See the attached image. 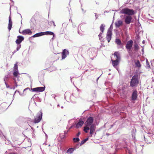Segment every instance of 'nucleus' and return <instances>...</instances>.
I'll return each instance as SVG.
<instances>
[{
	"mask_svg": "<svg viewBox=\"0 0 154 154\" xmlns=\"http://www.w3.org/2000/svg\"><path fill=\"white\" fill-rule=\"evenodd\" d=\"M106 135H108V134H106Z\"/></svg>",
	"mask_w": 154,
	"mask_h": 154,
	"instance_id": "obj_48",
	"label": "nucleus"
},
{
	"mask_svg": "<svg viewBox=\"0 0 154 154\" xmlns=\"http://www.w3.org/2000/svg\"><path fill=\"white\" fill-rule=\"evenodd\" d=\"M121 97L123 99H125L126 98V93H120Z\"/></svg>",
	"mask_w": 154,
	"mask_h": 154,
	"instance_id": "obj_27",
	"label": "nucleus"
},
{
	"mask_svg": "<svg viewBox=\"0 0 154 154\" xmlns=\"http://www.w3.org/2000/svg\"><path fill=\"white\" fill-rule=\"evenodd\" d=\"M84 122L83 121H79L76 125V128H79L81 127L84 124Z\"/></svg>",
	"mask_w": 154,
	"mask_h": 154,
	"instance_id": "obj_18",
	"label": "nucleus"
},
{
	"mask_svg": "<svg viewBox=\"0 0 154 154\" xmlns=\"http://www.w3.org/2000/svg\"><path fill=\"white\" fill-rule=\"evenodd\" d=\"M84 131L86 133L88 132V131L90 129V128L89 126H87V125H85V127H84Z\"/></svg>",
	"mask_w": 154,
	"mask_h": 154,
	"instance_id": "obj_23",
	"label": "nucleus"
},
{
	"mask_svg": "<svg viewBox=\"0 0 154 154\" xmlns=\"http://www.w3.org/2000/svg\"><path fill=\"white\" fill-rule=\"evenodd\" d=\"M13 75L14 77H17L19 75L20 73L18 72L17 62H16V63L14 64L13 68Z\"/></svg>",
	"mask_w": 154,
	"mask_h": 154,
	"instance_id": "obj_5",
	"label": "nucleus"
},
{
	"mask_svg": "<svg viewBox=\"0 0 154 154\" xmlns=\"http://www.w3.org/2000/svg\"><path fill=\"white\" fill-rule=\"evenodd\" d=\"M28 89H29V88H26L24 90H23V92H24L26 90H28Z\"/></svg>",
	"mask_w": 154,
	"mask_h": 154,
	"instance_id": "obj_37",
	"label": "nucleus"
},
{
	"mask_svg": "<svg viewBox=\"0 0 154 154\" xmlns=\"http://www.w3.org/2000/svg\"><path fill=\"white\" fill-rule=\"evenodd\" d=\"M8 21H9V23H8V29L9 31H10V16H9V17H8Z\"/></svg>",
	"mask_w": 154,
	"mask_h": 154,
	"instance_id": "obj_31",
	"label": "nucleus"
},
{
	"mask_svg": "<svg viewBox=\"0 0 154 154\" xmlns=\"http://www.w3.org/2000/svg\"><path fill=\"white\" fill-rule=\"evenodd\" d=\"M94 119L92 117H90L88 118L85 123V125H87V126H90L94 125L93 124V122Z\"/></svg>",
	"mask_w": 154,
	"mask_h": 154,
	"instance_id": "obj_7",
	"label": "nucleus"
},
{
	"mask_svg": "<svg viewBox=\"0 0 154 154\" xmlns=\"http://www.w3.org/2000/svg\"><path fill=\"white\" fill-rule=\"evenodd\" d=\"M71 80L72 81V78L71 79Z\"/></svg>",
	"mask_w": 154,
	"mask_h": 154,
	"instance_id": "obj_51",
	"label": "nucleus"
},
{
	"mask_svg": "<svg viewBox=\"0 0 154 154\" xmlns=\"http://www.w3.org/2000/svg\"><path fill=\"white\" fill-rule=\"evenodd\" d=\"M49 24L50 25H52V24H53V23H49Z\"/></svg>",
	"mask_w": 154,
	"mask_h": 154,
	"instance_id": "obj_43",
	"label": "nucleus"
},
{
	"mask_svg": "<svg viewBox=\"0 0 154 154\" xmlns=\"http://www.w3.org/2000/svg\"><path fill=\"white\" fill-rule=\"evenodd\" d=\"M45 134L47 136V134Z\"/></svg>",
	"mask_w": 154,
	"mask_h": 154,
	"instance_id": "obj_50",
	"label": "nucleus"
},
{
	"mask_svg": "<svg viewBox=\"0 0 154 154\" xmlns=\"http://www.w3.org/2000/svg\"><path fill=\"white\" fill-rule=\"evenodd\" d=\"M12 26V21L10 20V30L11 29Z\"/></svg>",
	"mask_w": 154,
	"mask_h": 154,
	"instance_id": "obj_35",
	"label": "nucleus"
},
{
	"mask_svg": "<svg viewBox=\"0 0 154 154\" xmlns=\"http://www.w3.org/2000/svg\"><path fill=\"white\" fill-rule=\"evenodd\" d=\"M82 11H83V13H85V11H84V10H83V9H82Z\"/></svg>",
	"mask_w": 154,
	"mask_h": 154,
	"instance_id": "obj_41",
	"label": "nucleus"
},
{
	"mask_svg": "<svg viewBox=\"0 0 154 154\" xmlns=\"http://www.w3.org/2000/svg\"><path fill=\"white\" fill-rule=\"evenodd\" d=\"M42 113L41 111H40L38 112L36 118L35 119V123H38L40 122L42 118Z\"/></svg>",
	"mask_w": 154,
	"mask_h": 154,
	"instance_id": "obj_6",
	"label": "nucleus"
},
{
	"mask_svg": "<svg viewBox=\"0 0 154 154\" xmlns=\"http://www.w3.org/2000/svg\"><path fill=\"white\" fill-rule=\"evenodd\" d=\"M111 36H112V32L111 31H110L109 29L108 30L106 36V39L107 40L108 42H109L110 41V40L111 39Z\"/></svg>",
	"mask_w": 154,
	"mask_h": 154,
	"instance_id": "obj_12",
	"label": "nucleus"
},
{
	"mask_svg": "<svg viewBox=\"0 0 154 154\" xmlns=\"http://www.w3.org/2000/svg\"><path fill=\"white\" fill-rule=\"evenodd\" d=\"M24 39V37L22 36H18L17 37V39L16 41V43L17 44V51H18L21 48L20 43Z\"/></svg>",
	"mask_w": 154,
	"mask_h": 154,
	"instance_id": "obj_4",
	"label": "nucleus"
},
{
	"mask_svg": "<svg viewBox=\"0 0 154 154\" xmlns=\"http://www.w3.org/2000/svg\"><path fill=\"white\" fill-rule=\"evenodd\" d=\"M115 24L116 27H119L122 25L123 22L122 20H119L116 22Z\"/></svg>",
	"mask_w": 154,
	"mask_h": 154,
	"instance_id": "obj_17",
	"label": "nucleus"
},
{
	"mask_svg": "<svg viewBox=\"0 0 154 154\" xmlns=\"http://www.w3.org/2000/svg\"><path fill=\"white\" fill-rule=\"evenodd\" d=\"M43 32H39L34 35L32 37H36L44 35Z\"/></svg>",
	"mask_w": 154,
	"mask_h": 154,
	"instance_id": "obj_20",
	"label": "nucleus"
},
{
	"mask_svg": "<svg viewBox=\"0 0 154 154\" xmlns=\"http://www.w3.org/2000/svg\"><path fill=\"white\" fill-rule=\"evenodd\" d=\"M142 42H143V43H144V42H145V41H144V40Z\"/></svg>",
	"mask_w": 154,
	"mask_h": 154,
	"instance_id": "obj_45",
	"label": "nucleus"
},
{
	"mask_svg": "<svg viewBox=\"0 0 154 154\" xmlns=\"http://www.w3.org/2000/svg\"><path fill=\"white\" fill-rule=\"evenodd\" d=\"M48 146H50V145H49Z\"/></svg>",
	"mask_w": 154,
	"mask_h": 154,
	"instance_id": "obj_54",
	"label": "nucleus"
},
{
	"mask_svg": "<svg viewBox=\"0 0 154 154\" xmlns=\"http://www.w3.org/2000/svg\"><path fill=\"white\" fill-rule=\"evenodd\" d=\"M110 27H112V26H110Z\"/></svg>",
	"mask_w": 154,
	"mask_h": 154,
	"instance_id": "obj_52",
	"label": "nucleus"
},
{
	"mask_svg": "<svg viewBox=\"0 0 154 154\" xmlns=\"http://www.w3.org/2000/svg\"><path fill=\"white\" fill-rule=\"evenodd\" d=\"M95 17H96V19H97V15H96V14L95 13Z\"/></svg>",
	"mask_w": 154,
	"mask_h": 154,
	"instance_id": "obj_40",
	"label": "nucleus"
},
{
	"mask_svg": "<svg viewBox=\"0 0 154 154\" xmlns=\"http://www.w3.org/2000/svg\"><path fill=\"white\" fill-rule=\"evenodd\" d=\"M73 140L74 142H76L79 141L80 140L79 138H73Z\"/></svg>",
	"mask_w": 154,
	"mask_h": 154,
	"instance_id": "obj_29",
	"label": "nucleus"
},
{
	"mask_svg": "<svg viewBox=\"0 0 154 154\" xmlns=\"http://www.w3.org/2000/svg\"><path fill=\"white\" fill-rule=\"evenodd\" d=\"M10 79V75L8 73L7 75H5L4 79V81L5 82V84L7 88H9V86L8 85V83L9 82V80Z\"/></svg>",
	"mask_w": 154,
	"mask_h": 154,
	"instance_id": "obj_9",
	"label": "nucleus"
},
{
	"mask_svg": "<svg viewBox=\"0 0 154 154\" xmlns=\"http://www.w3.org/2000/svg\"><path fill=\"white\" fill-rule=\"evenodd\" d=\"M88 138H86L83 140L82 141H81V142L80 143V146H82L84 143L85 142H86L87 141H88Z\"/></svg>",
	"mask_w": 154,
	"mask_h": 154,
	"instance_id": "obj_26",
	"label": "nucleus"
},
{
	"mask_svg": "<svg viewBox=\"0 0 154 154\" xmlns=\"http://www.w3.org/2000/svg\"><path fill=\"white\" fill-rule=\"evenodd\" d=\"M135 64L136 66L137 67H140L141 66L140 62L139 61H137V62L135 63Z\"/></svg>",
	"mask_w": 154,
	"mask_h": 154,
	"instance_id": "obj_28",
	"label": "nucleus"
},
{
	"mask_svg": "<svg viewBox=\"0 0 154 154\" xmlns=\"http://www.w3.org/2000/svg\"><path fill=\"white\" fill-rule=\"evenodd\" d=\"M133 42L132 40H130L127 42L125 47L128 51H129L131 50L133 45Z\"/></svg>",
	"mask_w": 154,
	"mask_h": 154,
	"instance_id": "obj_8",
	"label": "nucleus"
},
{
	"mask_svg": "<svg viewBox=\"0 0 154 154\" xmlns=\"http://www.w3.org/2000/svg\"><path fill=\"white\" fill-rule=\"evenodd\" d=\"M138 76L137 75H134L131 81L130 85L132 87L137 85L139 83Z\"/></svg>",
	"mask_w": 154,
	"mask_h": 154,
	"instance_id": "obj_3",
	"label": "nucleus"
},
{
	"mask_svg": "<svg viewBox=\"0 0 154 154\" xmlns=\"http://www.w3.org/2000/svg\"><path fill=\"white\" fill-rule=\"evenodd\" d=\"M114 55L116 57V59L114 60H112V62L113 66L115 67L118 65L120 60V56L119 54L116 52L114 53Z\"/></svg>",
	"mask_w": 154,
	"mask_h": 154,
	"instance_id": "obj_2",
	"label": "nucleus"
},
{
	"mask_svg": "<svg viewBox=\"0 0 154 154\" xmlns=\"http://www.w3.org/2000/svg\"><path fill=\"white\" fill-rule=\"evenodd\" d=\"M102 33L100 32V33L99 34V35H98L99 39L100 40H102Z\"/></svg>",
	"mask_w": 154,
	"mask_h": 154,
	"instance_id": "obj_30",
	"label": "nucleus"
},
{
	"mask_svg": "<svg viewBox=\"0 0 154 154\" xmlns=\"http://www.w3.org/2000/svg\"><path fill=\"white\" fill-rule=\"evenodd\" d=\"M63 106H61V108H63Z\"/></svg>",
	"mask_w": 154,
	"mask_h": 154,
	"instance_id": "obj_46",
	"label": "nucleus"
},
{
	"mask_svg": "<svg viewBox=\"0 0 154 154\" xmlns=\"http://www.w3.org/2000/svg\"><path fill=\"white\" fill-rule=\"evenodd\" d=\"M20 33H22L23 35H26L27 34L31 35L32 33V32L31 31L30 29H27L24 30L21 32L19 31Z\"/></svg>",
	"mask_w": 154,
	"mask_h": 154,
	"instance_id": "obj_13",
	"label": "nucleus"
},
{
	"mask_svg": "<svg viewBox=\"0 0 154 154\" xmlns=\"http://www.w3.org/2000/svg\"><path fill=\"white\" fill-rule=\"evenodd\" d=\"M49 23H53V24L54 26H55L56 25L54 23V22L53 21H51L50 22H49Z\"/></svg>",
	"mask_w": 154,
	"mask_h": 154,
	"instance_id": "obj_33",
	"label": "nucleus"
},
{
	"mask_svg": "<svg viewBox=\"0 0 154 154\" xmlns=\"http://www.w3.org/2000/svg\"><path fill=\"white\" fill-rule=\"evenodd\" d=\"M146 66H147L148 67H150L149 63L148 62V61L147 60H146Z\"/></svg>",
	"mask_w": 154,
	"mask_h": 154,
	"instance_id": "obj_32",
	"label": "nucleus"
},
{
	"mask_svg": "<svg viewBox=\"0 0 154 154\" xmlns=\"http://www.w3.org/2000/svg\"><path fill=\"white\" fill-rule=\"evenodd\" d=\"M104 27L105 25L103 24H102L101 25L100 27V30L102 33L104 32Z\"/></svg>",
	"mask_w": 154,
	"mask_h": 154,
	"instance_id": "obj_22",
	"label": "nucleus"
},
{
	"mask_svg": "<svg viewBox=\"0 0 154 154\" xmlns=\"http://www.w3.org/2000/svg\"><path fill=\"white\" fill-rule=\"evenodd\" d=\"M115 42L118 45H121L122 43L121 40L119 39H116Z\"/></svg>",
	"mask_w": 154,
	"mask_h": 154,
	"instance_id": "obj_25",
	"label": "nucleus"
},
{
	"mask_svg": "<svg viewBox=\"0 0 154 154\" xmlns=\"http://www.w3.org/2000/svg\"><path fill=\"white\" fill-rule=\"evenodd\" d=\"M142 52H144L143 48L142 49Z\"/></svg>",
	"mask_w": 154,
	"mask_h": 154,
	"instance_id": "obj_42",
	"label": "nucleus"
},
{
	"mask_svg": "<svg viewBox=\"0 0 154 154\" xmlns=\"http://www.w3.org/2000/svg\"><path fill=\"white\" fill-rule=\"evenodd\" d=\"M110 27H112V26H110Z\"/></svg>",
	"mask_w": 154,
	"mask_h": 154,
	"instance_id": "obj_53",
	"label": "nucleus"
},
{
	"mask_svg": "<svg viewBox=\"0 0 154 154\" xmlns=\"http://www.w3.org/2000/svg\"><path fill=\"white\" fill-rule=\"evenodd\" d=\"M45 87H39L31 89L32 90L35 92H42L44 91Z\"/></svg>",
	"mask_w": 154,
	"mask_h": 154,
	"instance_id": "obj_11",
	"label": "nucleus"
},
{
	"mask_svg": "<svg viewBox=\"0 0 154 154\" xmlns=\"http://www.w3.org/2000/svg\"><path fill=\"white\" fill-rule=\"evenodd\" d=\"M44 35H53V37L52 38V39H53V38L54 37V33L52 32L51 31H46L45 32H43Z\"/></svg>",
	"mask_w": 154,
	"mask_h": 154,
	"instance_id": "obj_19",
	"label": "nucleus"
},
{
	"mask_svg": "<svg viewBox=\"0 0 154 154\" xmlns=\"http://www.w3.org/2000/svg\"><path fill=\"white\" fill-rule=\"evenodd\" d=\"M69 54V52L66 49L63 50L62 53V59H64Z\"/></svg>",
	"mask_w": 154,
	"mask_h": 154,
	"instance_id": "obj_14",
	"label": "nucleus"
},
{
	"mask_svg": "<svg viewBox=\"0 0 154 154\" xmlns=\"http://www.w3.org/2000/svg\"><path fill=\"white\" fill-rule=\"evenodd\" d=\"M19 94H20L21 95V96H24L25 95V94H21L19 93Z\"/></svg>",
	"mask_w": 154,
	"mask_h": 154,
	"instance_id": "obj_39",
	"label": "nucleus"
},
{
	"mask_svg": "<svg viewBox=\"0 0 154 154\" xmlns=\"http://www.w3.org/2000/svg\"><path fill=\"white\" fill-rule=\"evenodd\" d=\"M57 106H59V104L58 105H57Z\"/></svg>",
	"mask_w": 154,
	"mask_h": 154,
	"instance_id": "obj_47",
	"label": "nucleus"
},
{
	"mask_svg": "<svg viewBox=\"0 0 154 154\" xmlns=\"http://www.w3.org/2000/svg\"><path fill=\"white\" fill-rule=\"evenodd\" d=\"M137 91H134L132 94L131 99L133 100H135L137 99Z\"/></svg>",
	"mask_w": 154,
	"mask_h": 154,
	"instance_id": "obj_15",
	"label": "nucleus"
},
{
	"mask_svg": "<svg viewBox=\"0 0 154 154\" xmlns=\"http://www.w3.org/2000/svg\"><path fill=\"white\" fill-rule=\"evenodd\" d=\"M120 13L129 16L132 15L134 14V11L133 9H129L128 8L122 9L121 10Z\"/></svg>",
	"mask_w": 154,
	"mask_h": 154,
	"instance_id": "obj_1",
	"label": "nucleus"
},
{
	"mask_svg": "<svg viewBox=\"0 0 154 154\" xmlns=\"http://www.w3.org/2000/svg\"><path fill=\"white\" fill-rule=\"evenodd\" d=\"M16 9H17V7H15Z\"/></svg>",
	"mask_w": 154,
	"mask_h": 154,
	"instance_id": "obj_49",
	"label": "nucleus"
},
{
	"mask_svg": "<svg viewBox=\"0 0 154 154\" xmlns=\"http://www.w3.org/2000/svg\"><path fill=\"white\" fill-rule=\"evenodd\" d=\"M134 50L135 51H137L139 49V46L137 43H135L134 44Z\"/></svg>",
	"mask_w": 154,
	"mask_h": 154,
	"instance_id": "obj_24",
	"label": "nucleus"
},
{
	"mask_svg": "<svg viewBox=\"0 0 154 154\" xmlns=\"http://www.w3.org/2000/svg\"><path fill=\"white\" fill-rule=\"evenodd\" d=\"M90 134H93L95 130V127L94 125H92L91 126H90Z\"/></svg>",
	"mask_w": 154,
	"mask_h": 154,
	"instance_id": "obj_16",
	"label": "nucleus"
},
{
	"mask_svg": "<svg viewBox=\"0 0 154 154\" xmlns=\"http://www.w3.org/2000/svg\"><path fill=\"white\" fill-rule=\"evenodd\" d=\"M75 149L73 148H70L67 150L66 153L68 154H71L74 151Z\"/></svg>",
	"mask_w": 154,
	"mask_h": 154,
	"instance_id": "obj_21",
	"label": "nucleus"
},
{
	"mask_svg": "<svg viewBox=\"0 0 154 154\" xmlns=\"http://www.w3.org/2000/svg\"><path fill=\"white\" fill-rule=\"evenodd\" d=\"M132 18L131 16L127 15L125 16V21L127 24H129L131 21Z\"/></svg>",
	"mask_w": 154,
	"mask_h": 154,
	"instance_id": "obj_10",
	"label": "nucleus"
},
{
	"mask_svg": "<svg viewBox=\"0 0 154 154\" xmlns=\"http://www.w3.org/2000/svg\"><path fill=\"white\" fill-rule=\"evenodd\" d=\"M17 51H14L12 53L13 55Z\"/></svg>",
	"mask_w": 154,
	"mask_h": 154,
	"instance_id": "obj_38",
	"label": "nucleus"
},
{
	"mask_svg": "<svg viewBox=\"0 0 154 154\" xmlns=\"http://www.w3.org/2000/svg\"><path fill=\"white\" fill-rule=\"evenodd\" d=\"M11 0H10V2H11ZM11 2H11L13 3V4H12V5H13V3H14V2H13V1H11Z\"/></svg>",
	"mask_w": 154,
	"mask_h": 154,
	"instance_id": "obj_44",
	"label": "nucleus"
},
{
	"mask_svg": "<svg viewBox=\"0 0 154 154\" xmlns=\"http://www.w3.org/2000/svg\"><path fill=\"white\" fill-rule=\"evenodd\" d=\"M5 142H5V143L6 144H7L8 145V144H9L10 143H9L10 141H9V140H7V142L6 141V140H5Z\"/></svg>",
	"mask_w": 154,
	"mask_h": 154,
	"instance_id": "obj_34",
	"label": "nucleus"
},
{
	"mask_svg": "<svg viewBox=\"0 0 154 154\" xmlns=\"http://www.w3.org/2000/svg\"><path fill=\"white\" fill-rule=\"evenodd\" d=\"M80 134V132H79L76 134V136H77V137H79V135Z\"/></svg>",
	"mask_w": 154,
	"mask_h": 154,
	"instance_id": "obj_36",
	"label": "nucleus"
}]
</instances>
